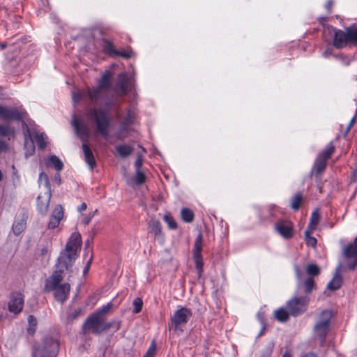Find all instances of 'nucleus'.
<instances>
[{
  "label": "nucleus",
  "instance_id": "obj_22",
  "mask_svg": "<svg viewBox=\"0 0 357 357\" xmlns=\"http://www.w3.org/2000/svg\"><path fill=\"white\" fill-rule=\"evenodd\" d=\"M128 77L125 73L118 75L116 86L120 89L122 93H126L128 90Z\"/></svg>",
  "mask_w": 357,
  "mask_h": 357
},
{
  "label": "nucleus",
  "instance_id": "obj_51",
  "mask_svg": "<svg viewBox=\"0 0 357 357\" xmlns=\"http://www.w3.org/2000/svg\"><path fill=\"white\" fill-rule=\"evenodd\" d=\"M333 3H334V2L333 0H327L326 3L325 4V9L326 10V11L328 14L331 13V12H332Z\"/></svg>",
  "mask_w": 357,
  "mask_h": 357
},
{
  "label": "nucleus",
  "instance_id": "obj_3",
  "mask_svg": "<svg viewBox=\"0 0 357 357\" xmlns=\"http://www.w3.org/2000/svg\"><path fill=\"white\" fill-rule=\"evenodd\" d=\"M333 45L336 49H342L348 45L357 47V25H352L344 31L334 28Z\"/></svg>",
  "mask_w": 357,
  "mask_h": 357
},
{
  "label": "nucleus",
  "instance_id": "obj_8",
  "mask_svg": "<svg viewBox=\"0 0 357 357\" xmlns=\"http://www.w3.org/2000/svg\"><path fill=\"white\" fill-rule=\"evenodd\" d=\"M27 113L24 109L8 107L0 105V119L6 121H17L22 122Z\"/></svg>",
  "mask_w": 357,
  "mask_h": 357
},
{
  "label": "nucleus",
  "instance_id": "obj_64",
  "mask_svg": "<svg viewBox=\"0 0 357 357\" xmlns=\"http://www.w3.org/2000/svg\"><path fill=\"white\" fill-rule=\"evenodd\" d=\"M91 260H92V259H91H91H90V260H89V263H88V265H87V266L85 267V268H84V272L88 271L89 268V266H90V264H91Z\"/></svg>",
  "mask_w": 357,
  "mask_h": 357
},
{
  "label": "nucleus",
  "instance_id": "obj_9",
  "mask_svg": "<svg viewBox=\"0 0 357 357\" xmlns=\"http://www.w3.org/2000/svg\"><path fill=\"white\" fill-rule=\"evenodd\" d=\"M104 320L94 312L89 315L82 325V330L84 333L91 331L94 335L102 333V325Z\"/></svg>",
  "mask_w": 357,
  "mask_h": 357
},
{
  "label": "nucleus",
  "instance_id": "obj_62",
  "mask_svg": "<svg viewBox=\"0 0 357 357\" xmlns=\"http://www.w3.org/2000/svg\"><path fill=\"white\" fill-rule=\"evenodd\" d=\"M282 357H292V356H291V354L289 352L286 351V352L282 355Z\"/></svg>",
  "mask_w": 357,
  "mask_h": 357
},
{
  "label": "nucleus",
  "instance_id": "obj_54",
  "mask_svg": "<svg viewBox=\"0 0 357 357\" xmlns=\"http://www.w3.org/2000/svg\"><path fill=\"white\" fill-rule=\"evenodd\" d=\"M50 341L51 342V347H52V353L55 355V352L59 348V344L56 341L53 340H50Z\"/></svg>",
  "mask_w": 357,
  "mask_h": 357
},
{
  "label": "nucleus",
  "instance_id": "obj_7",
  "mask_svg": "<svg viewBox=\"0 0 357 357\" xmlns=\"http://www.w3.org/2000/svg\"><path fill=\"white\" fill-rule=\"evenodd\" d=\"M310 298L307 296L294 297L286 303V308L291 316L297 317L304 313L307 308Z\"/></svg>",
  "mask_w": 357,
  "mask_h": 357
},
{
  "label": "nucleus",
  "instance_id": "obj_60",
  "mask_svg": "<svg viewBox=\"0 0 357 357\" xmlns=\"http://www.w3.org/2000/svg\"><path fill=\"white\" fill-rule=\"evenodd\" d=\"M303 357H317V356L314 353H307Z\"/></svg>",
  "mask_w": 357,
  "mask_h": 357
},
{
  "label": "nucleus",
  "instance_id": "obj_44",
  "mask_svg": "<svg viewBox=\"0 0 357 357\" xmlns=\"http://www.w3.org/2000/svg\"><path fill=\"white\" fill-rule=\"evenodd\" d=\"M83 314V310L81 307L76 309L74 312L69 313L67 316V319L68 321H73L79 317H81Z\"/></svg>",
  "mask_w": 357,
  "mask_h": 357
},
{
  "label": "nucleus",
  "instance_id": "obj_19",
  "mask_svg": "<svg viewBox=\"0 0 357 357\" xmlns=\"http://www.w3.org/2000/svg\"><path fill=\"white\" fill-rule=\"evenodd\" d=\"M102 91L98 86L87 87L84 90V94H86L91 102L97 103L101 98Z\"/></svg>",
  "mask_w": 357,
  "mask_h": 357
},
{
  "label": "nucleus",
  "instance_id": "obj_55",
  "mask_svg": "<svg viewBox=\"0 0 357 357\" xmlns=\"http://www.w3.org/2000/svg\"><path fill=\"white\" fill-rule=\"evenodd\" d=\"M87 208V205L85 202H82L81 205L78 207V211L82 212L85 211Z\"/></svg>",
  "mask_w": 357,
  "mask_h": 357
},
{
  "label": "nucleus",
  "instance_id": "obj_57",
  "mask_svg": "<svg viewBox=\"0 0 357 357\" xmlns=\"http://www.w3.org/2000/svg\"><path fill=\"white\" fill-rule=\"evenodd\" d=\"M327 19H328V18H327V17H320L318 19V20H319V22L321 25L324 26L325 22H327Z\"/></svg>",
  "mask_w": 357,
  "mask_h": 357
},
{
  "label": "nucleus",
  "instance_id": "obj_58",
  "mask_svg": "<svg viewBox=\"0 0 357 357\" xmlns=\"http://www.w3.org/2000/svg\"><path fill=\"white\" fill-rule=\"evenodd\" d=\"M54 180L56 182L58 185H60L61 183V176L59 173L56 174L54 176Z\"/></svg>",
  "mask_w": 357,
  "mask_h": 357
},
{
  "label": "nucleus",
  "instance_id": "obj_50",
  "mask_svg": "<svg viewBox=\"0 0 357 357\" xmlns=\"http://www.w3.org/2000/svg\"><path fill=\"white\" fill-rule=\"evenodd\" d=\"M142 165H143V160H142V155H138L136 160H135V168H136V171L138 169V170H141V167H142Z\"/></svg>",
  "mask_w": 357,
  "mask_h": 357
},
{
  "label": "nucleus",
  "instance_id": "obj_16",
  "mask_svg": "<svg viewBox=\"0 0 357 357\" xmlns=\"http://www.w3.org/2000/svg\"><path fill=\"white\" fill-rule=\"evenodd\" d=\"M72 126L74 128L75 132L82 140H86L89 137V131L86 126L81 120L73 118L72 121Z\"/></svg>",
  "mask_w": 357,
  "mask_h": 357
},
{
  "label": "nucleus",
  "instance_id": "obj_49",
  "mask_svg": "<svg viewBox=\"0 0 357 357\" xmlns=\"http://www.w3.org/2000/svg\"><path fill=\"white\" fill-rule=\"evenodd\" d=\"M83 96H86V94H84V91L83 93H82L80 91L73 92V101L75 103L79 102L80 100H82Z\"/></svg>",
  "mask_w": 357,
  "mask_h": 357
},
{
  "label": "nucleus",
  "instance_id": "obj_36",
  "mask_svg": "<svg viewBox=\"0 0 357 357\" xmlns=\"http://www.w3.org/2000/svg\"><path fill=\"white\" fill-rule=\"evenodd\" d=\"M304 291L305 294H310L316 287L315 282L311 277H308L303 282Z\"/></svg>",
  "mask_w": 357,
  "mask_h": 357
},
{
  "label": "nucleus",
  "instance_id": "obj_39",
  "mask_svg": "<svg viewBox=\"0 0 357 357\" xmlns=\"http://www.w3.org/2000/svg\"><path fill=\"white\" fill-rule=\"evenodd\" d=\"M112 307V304L111 303H108L107 305H103L101 308L96 310L94 313L97 314L98 317L105 320V315L110 311Z\"/></svg>",
  "mask_w": 357,
  "mask_h": 357
},
{
  "label": "nucleus",
  "instance_id": "obj_4",
  "mask_svg": "<svg viewBox=\"0 0 357 357\" xmlns=\"http://www.w3.org/2000/svg\"><path fill=\"white\" fill-rule=\"evenodd\" d=\"M335 147L333 142H330L326 147L320 151L314 160L313 169L314 176L318 178L326 169L327 166V161L335 153Z\"/></svg>",
  "mask_w": 357,
  "mask_h": 357
},
{
  "label": "nucleus",
  "instance_id": "obj_14",
  "mask_svg": "<svg viewBox=\"0 0 357 357\" xmlns=\"http://www.w3.org/2000/svg\"><path fill=\"white\" fill-rule=\"evenodd\" d=\"M51 197L52 193L50 190L45 192L43 195L40 194L37 197V209L43 215H46L48 211Z\"/></svg>",
  "mask_w": 357,
  "mask_h": 357
},
{
  "label": "nucleus",
  "instance_id": "obj_30",
  "mask_svg": "<svg viewBox=\"0 0 357 357\" xmlns=\"http://www.w3.org/2000/svg\"><path fill=\"white\" fill-rule=\"evenodd\" d=\"M303 196L302 192H296L291 199V208L294 211H298L303 202Z\"/></svg>",
  "mask_w": 357,
  "mask_h": 357
},
{
  "label": "nucleus",
  "instance_id": "obj_35",
  "mask_svg": "<svg viewBox=\"0 0 357 357\" xmlns=\"http://www.w3.org/2000/svg\"><path fill=\"white\" fill-rule=\"evenodd\" d=\"M306 273L308 275V277H311L313 278L314 276H317L320 273L319 267L315 264H309L306 266L305 268Z\"/></svg>",
  "mask_w": 357,
  "mask_h": 357
},
{
  "label": "nucleus",
  "instance_id": "obj_13",
  "mask_svg": "<svg viewBox=\"0 0 357 357\" xmlns=\"http://www.w3.org/2000/svg\"><path fill=\"white\" fill-rule=\"evenodd\" d=\"M64 215L63 208L61 204L56 205L51 215L50 220L48 222V229H53L59 227L61 220Z\"/></svg>",
  "mask_w": 357,
  "mask_h": 357
},
{
  "label": "nucleus",
  "instance_id": "obj_18",
  "mask_svg": "<svg viewBox=\"0 0 357 357\" xmlns=\"http://www.w3.org/2000/svg\"><path fill=\"white\" fill-rule=\"evenodd\" d=\"M82 150L84 154V160L91 169H93L96 167V161L93 153L86 143L82 144Z\"/></svg>",
  "mask_w": 357,
  "mask_h": 357
},
{
  "label": "nucleus",
  "instance_id": "obj_40",
  "mask_svg": "<svg viewBox=\"0 0 357 357\" xmlns=\"http://www.w3.org/2000/svg\"><path fill=\"white\" fill-rule=\"evenodd\" d=\"M111 328H114L115 331H118L120 328V323L115 321H104L102 325V333L108 331Z\"/></svg>",
  "mask_w": 357,
  "mask_h": 357
},
{
  "label": "nucleus",
  "instance_id": "obj_46",
  "mask_svg": "<svg viewBox=\"0 0 357 357\" xmlns=\"http://www.w3.org/2000/svg\"><path fill=\"white\" fill-rule=\"evenodd\" d=\"M156 353V344L155 341H152L148 350L143 357H154Z\"/></svg>",
  "mask_w": 357,
  "mask_h": 357
},
{
  "label": "nucleus",
  "instance_id": "obj_52",
  "mask_svg": "<svg viewBox=\"0 0 357 357\" xmlns=\"http://www.w3.org/2000/svg\"><path fill=\"white\" fill-rule=\"evenodd\" d=\"M8 149V144L6 142L0 139V155L3 152H6Z\"/></svg>",
  "mask_w": 357,
  "mask_h": 357
},
{
  "label": "nucleus",
  "instance_id": "obj_21",
  "mask_svg": "<svg viewBox=\"0 0 357 357\" xmlns=\"http://www.w3.org/2000/svg\"><path fill=\"white\" fill-rule=\"evenodd\" d=\"M112 74L111 71H105L99 80L97 86L104 91L109 89L112 86Z\"/></svg>",
  "mask_w": 357,
  "mask_h": 357
},
{
  "label": "nucleus",
  "instance_id": "obj_28",
  "mask_svg": "<svg viewBox=\"0 0 357 357\" xmlns=\"http://www.w3.org/2000/svg\"><path fill=\"white\" fill-rule=\"evenodd\" d=\"M47 166H53L55 168V169L58 172L61 171L63 168V164L62 161L54 155H52L49 157L48 162H47Z\"/></svg>",
  "mask_w": 357,
  "mask_h": 357
},
{
  "label": "nucleus",
  "instance_id": "obj_38",
  "mask_svg": "<svg viewBox=\"0 0 357 357\" xmlns=\"http://www.w3.org/2000/svg\"><path fill=\"white\" fill-rule=\"evenodd\" d=\"M46 135L44 133H36L34 135V139L40 149H45L46 147L45 142Z\"/></svg>",
  "mask_w": 357,
  "mask_h": 357
},
{
  "label": "nucleus",
  "instance_id": "obj_26",
  "mask_svg": "<svg viewBox=\"0 0 357 357\" xmlns=\"http://www.w3.org/2000/svg\"><path fill=\"white\" fill-rule=\"evenodd\" d=\"M116 153L123 158L128 157L133 151V149L130 145L122 144L115 147Z\"/></svg>",
  "mask_w": 357,
  "mask_h": 357
},
{
  "label": "nucleus",
  "instance_id": "obj_48",
  "mask_svg": "<svg viewBox=\"0 0 357 357\" xmlns=\"http://www.w3.org/2000/svg\"><path fill=\"white\" fill-rule=\"evenodd\" d=\"M146 181V175L145 174L141 171V170H137L136 171V180L135 182L137 185H142Z\"/></svg>",
  "mask_w": 357,
  "mask_h": 357
},
{
  "label": "nucleus",
  "instance_id": "obj_56",
  "mask_svg": "<svg viewBox=\"0 0 357 357\" xmlns=\"http://www.w3.org/2000/svg\"><path fill=\"white\" fill-rule=\"evenodd\" d=\"M294 271H295V273L296 275V277L298 278H300L301 273V269L298 267V266H297V265L294 266Z\"/></svg>",
  "mask_w": 357,
  "mask_h": 357
},
{
  "label": "nucleus",
  "instance_id": "obj_2",
  "mask_svg": "<svg viewBox=\"0 0 357 357\" xmlns=\"http://www.w3.org/2000/svg\"><path fill=\"white\" fill-rule=\"evenodd\" d=\"M90 120L95 124L96 132L105 140L109 138L111 117L109 113L101 108H90L87 112Z\"/></svg>",
  "mask_w": 357,
  "mask_h": 357
},
{
  "label": "nucleus",
  "instance_id": "obj_37",
  "mask_svg": "<svg viewBox=\"0 0 357 357\" xmlns=\"http://www.w3.org/2000/svg\"><path fill=\"white\" fill-rule=\"evenodd\" d=\"M342 280L341 277L335 276L331 281L328 284L327 288L331 290H337L342 286Z\"/></svg>",
  "mask_w": 357,
  "mask_h": 357
},
{
  "label": "nucleus",
  "instance_id": "obj_32",
  "mask_svg": "<svg viewBox=\"0 0 357 357\" xmlns=\"http://www.w3.org/2000/svg\"><path fill=\"white\" fill-rule=\"evenodd\" d=\"M181 217L183 222L190 223L194 220V212L188 208H183L181 211Z\"/></svg>",
  "mask_w": 357,
  "mask_h": 357
},
{
  "label": "nucleus",
  "instance_id": "obj_31",
  "mask_svg": "<svg viewBox=\"0 0 357 357\" xmlns=\"http://www.w3.org/2000/svg\"><path fill=\"white\" fill-rule=\"evenodd\" d=\"M274 314L275 319L280 322L287 321L289 319L290 315L289 310H287V308L284 309L283 307H280L276 310Z\"/></svg>",
  "mask_w": 357,
  "mask_h": 357
},
{
  "label": "nucleus",
  "instance_id": "obj_45",
  "mask_svg": "<svg viewBox=\"0 0 357 357\" xmlns=\"http://www.w3.org/2000/svg\"><path fill=\"white\" fill-rule=\"evenodd\" d=\"M134 309L132 312L135 314L139 313L143 307V301L142 299L139 297L136 298L132 303Z\"/></svg>",
  "mask_w": 357,
  "mask_h": 357
},
{
  "label": "nucleus",
  "instance_id": "obj_63",
  "mask_svg": "<svg viewBox=\"0 0 357 357\" xmlns=\"http://www.w3.org/2000/svg\"><path fill=\"white\" fill-rule=\"evenodd\" d=\"M6 46H7V45H6V43H0V48H1V50H4V49H6Z\"/></svg>",
  "mask_w": 357,
  "mask_h": 357
},
{
  "label": "nucleus",
  "instance_id": "obj_10",
  "mask_svg": "<svg viewBox=\"0 0 357 357\" xmlns=\"http://www.w3.org/2000/svg\"><path fill=\"white\" fill-rule=\"evenodd\" d=\"M202 244H203V236L202 233H199L197 236L195 243H194V248L192 250L193 254V259L195 264V268L197 271L198 277H201L202 273H203V268H204V262H203V258L202 255Z\"/></svg>",
  "mask_w": 357,
  "mask_h": 357
},
{
  "label": "nucleus",
  "instance_id": "obj_6",
  "mask_svg": "<svg viewBox=\"0 0 357 357\" xmlns=\"http://www.w3.org/2000/svg\"><path fill=\"white\" fill-rule=\"evenodd\" d=\"M192 317V310L190 308L181 307L176 310L170 317L169 329L176 331L183 326H185Z\"/></svg>",
  "mask_w": 357,
  "mask_h": 357
},
{
  "label": "nucleus",
  "instance_id": "obj_47",
  "mask_svg": "<svg viewBox=\"0 0 357 357\" xmlns=\"http://www.w3.org/2000/svg\"><path fill=\"white\" fill-rule=\"evenodd\" d=\"M268 214L272 218H277L278 215L280 213V208L275 205H270L267 207Z\"/></svg>",
  "mask_w": 357,
  "mask_h": 357
},
{
  "label": "nucleus",
  "instance_id": "obj_5",
  "mask_svg": "<svg viewBox=\"0 0 357 357\" xmlns=\"http://www.w3.org/2000/svg\"><path fill=\"white\" fill-rule=\"evenodd\" d=\"M344 268L350 271L357 267V236L354 241L346 245L342 250Z\"/></svg>",
  "mask_w": 357,
  "mask_h": 357
},
{
  "label": "nucleus",
  "instance_id": "obj_17",
  "mask_svg": "<svg viewBox=\"0 0 357 357\" xmlns=\"http://www.w3.org/2000/svg\"><path fill=\"white\" fill-rule=\"evenodd\" d=\"M27 215L23 213L13 222L12 229L15 236L20 235L26 228Z\"/></svg>",
  "mask_w": 357,
  "mask_h": 357
},
{
  "label": "nucleus",
  "instance_id": "obj_43",
  "mask_svg": "<svg viewBox=\"0 0 357 357\" xmlns=\"http://www.w3.org/2000/svg\"><path fill=\"white\" fill-rule=\"evenodd\" d=\"M133 52L132 50H116L114 57L120 56L124 59H130L132 56Z\"/></svg>",
  "mask_w": 357,
  "mask_h": 357
},
{
  "label": "nucleus",
  "instance_id": "obj_25",
  "mask_svg": "<svg viewBox=\"0 0 357 357\" xmlns=\"http://www.w3.org/2000/svg\"><path fill=\"white\" fill-rule=\"evenodd\" d=\"M149 232L154 234L155 237L162 234V225L159 220H151L149 225Z\"/></svg>",
  "mask_w": 357,
  "mask_h": 357
},
{
  "label": "nucleus",
  "instance_id": "obj_42",
  "mask_svg": "<svg viewBox=\"0 0 357 357\" xmlns=\"http://www.w3.org/2000/svg\"><path fill=\"white\" fill-rule=\"evenodd\" d=\"M163 220L167 224L170 229H176L177 228V223L175 220L169 214H165Z\"/></svg>",
  "mask_w": 357,
  "mask_h": 357
},
{
  "label": "nucleus",
  "instance_id": "obj_33",
  "mask_svg": "<svg viewBox=\"0 0 357 357\" xmlns=\"http://www.w3.org/2000/svg\"><path fill=\"white\" fill-rule=\"evenodd\" d=\"M15 130L14 128L8 126L0 124V137H8V139H10V137H14Z\"/></svg>",
  "mask_w": 357,
  "mask_h": 357
},
{
  "label": "nucleus",
  "instance_id": "obj_29",
  "mask_svg": "<svg viewBox=\"0 0 357 357\" xmlns=\"http://www.w3.org/2000/svg\"><path fill=\"white\" fill-rule=\"evenodd\" d=\"M332 318V312L328 310H323L319 317L317 323L330 326L331 319Z\"/></svg>",
  "mask_w": 357,
  "mask_h": 357
},
{
  "label": "nucleus",
  "instance_id": "obj_53",
  "mask_svg": "<svg viewBox=\"0 0 357 357\" xmlns=\"http://www.w3.org/2000/svg\"><path fill=\"white\" fill-rule=\"evenodd\" d=\"M93 217V214L86 215L82 220V223L86 225H88Z\"/></svg>",
  "mask_w": 357,
  "mask_h": 357
},
{
  "label": "nucleus",
  "instance_id": "obj_23",
  "mask_svg": "<svg viewBox=\"0 0 357 357\" xmlns=\"http://www.w3.org/2000/svg\"><path fill=\"white\" fill-rule=\"evenodd\" d=\"M133 121V116L132 114V112L130 109H127V115L124 118V119L122 121V122L120 124V128H119V134L128 132V128L130 124L132 123Z\"/></svg>",
  "mask_w": 357,
  "mask_h": 357
},
{
  "label": "nucleus",
  "instance_id": "obj_24",
  "mask_svg": "<svg viewBox=\"0 0 357 357\" xmlns=\"http://www.w3.org/2000/svg\"><path fill=\"white\" fill-rule=\"evenodd\" d=\"M320 220V215L318 209H315L311 213L310 222L306 229L316 230Z\"/></svg>",
  "mask_w": 357,
  "mask_h": 357
},
{
  "label": "nucleus",
  "instance_id": "obj_1",
  "mask_svg": "<svg viewBox=\"0 0 357 357\" xmlns=\"http://www.w3.org/2000/svg\"><path fill=\"white\" fill-rule=\"evenodd\" d=\"M82 245V238L79 233H73L69 238L65 249L60 252L57 259L56 269L46 279L44 290L46 292L54 291L55 299L63 303L69 297L70 291V284H60L63 278V272L71 267L78 257V251Z\"/></svg>",
  "mask_w": 357,
  "mask_h": 357
},
{
  "label": "nucleus",
  "instance_id": "obj_11",
  "mask_svg": "<svg viewBox=\"0 0 357 357\" xmlns=\"http://www.w3.org/2000/svg\"><path fill=\"white\" fill-rule=\"evenodd\" d=\"M274 228L285 239H289L294 236V225L290 220L280 219L275 223Z\"/></svg>",
  "mask_w": 357,
  "mask_h": 357
},
{
  "label": "nucleus",
  "instance_id": "obj_59",
  "mask_svg": "<svg viewBox=\"0 0 357 357\" xmlns=\"http://www.w3.org/2000/svg\"><path fill=\"white\" fill-rule=\"evenodd\" d=\"M48 254V249L47 247H44L41 249V255L45 256Z\"/></svg>",
  "mask_w": 357,
  "mask_h": 357
},
{
  "label": "nucleus",
  "instance_id": "obj_15",
  "mask_svg": "<svg viewBox=\"0 0 357 357\" xmlns=\"http://www.w3.org/2000/svg\"><path fill=\"white\" fill-rule=\"evenodd\" d=\"M23 130L25 136L24 149L26 157H29L35 153V145L33 139L31 138L30 130L26 123L23 121Z\"/></svg>",
  "mask_w": 357,
  "mask_h": 357
},
{
  "label": "nucleus",
  "instance_id": "obj_27",
  "mask_svg": "<svg viewBox=\"0 0 357 357\" xmlns=\"http://www.w3.org/2000/svg\"><path fill=\"white\" fill-rule=\"evenodd\" d=\"M102 52L105 54H107L109 56L114 57V54L116 51V49L114 47L113 43L111 40L105 39V38L102 39Z\"/></svg>",
  "mask_w": 357,
  "mask_h": 357
},
{
  "label": "nucleus",
  "instance_id": "obj_61",
  "mask_svg": "<svg viewBox=\"0 0 357 357\" xmlns=\"http://www.w3.org/2000/svg\"><path fill=\"white\" fill-rule=\"evenodd\" d=\"M355 121H356V116H354L351 119V120L350 121V122H349V128H350L351 126H353V124L355 123Z\"/></svg>",
  "mask_w": 357,
  "mask_h": 357
},
{
  "label": "nucleus",
  "instance_id": "obj_12",
  "mask_svg": "<svg viewBox=\"0 0 357 357\" xmlns=\"http://www.w3.org/2000/svg\"><path fill=\"white\" fill-rule=\"evenodd\" d=\"M24 303V298L22 294L20 292L11 293L8 302L9 312L15 314L20 313L22 311Z\"/></svg>",
  "mask_w": 357,
  "mask_h": 357
},
{
  "label": "nucleus",
  "instance_id": "obj_20",
  "mask_svg": "<svg viewBox=\"0 0 357 357\" xmlns=\"http://www.w3.org/2000/svg\"><path fill=\"white\" fill-rule=\"evenodd\" d=\"M328 331L329 326H326L322 324L316 323L314 327V334L316 337L319 338L321 344L325 342Z\"/></svg>",
  "mask_w": 357,
  "mask_h": 357
},
{
  "label": "nucleus",
  "instance_id": "obj_41",
  "mask_svg": "<svg viewBox=\"0 0 357 357\" xmlns=\"http://www.w3.org/2000/svg\"><path fill=\"white\" fill-rule=\"evenodd\" d=\"M28 322L29 327L27 328V332L30 335H33L35 333V327L37 325V320L33 315H29L28 317Z\"/></svg>",
  "mask_w": 357,
  "mask_h": 357
},
{
  "label": "nucleus",
  "instance_id": "obj_34",
  "mask_svg": "<svg viewBox=\"0 0 357 357\" xmlns=\"http://www.w3.org/2000/svg\"><path fill=\"white\" fill-rule=\"evenodd\" d=\"M314 230L305 229L304 232L305 243L307 246L315 248L317 241L316 238L311 236Z\"/></svg>",
  "mask_w": 357,
  "mask_h": 357
}]
</instances>
